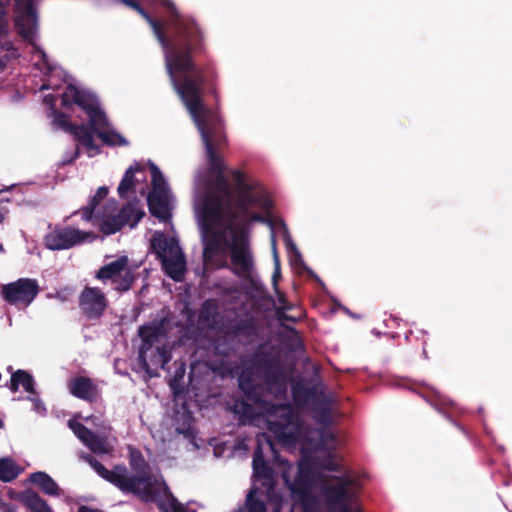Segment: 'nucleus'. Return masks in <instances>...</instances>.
Masks as SVG:
<instances>
[{"label": "nucleus", "mask_w": 512, "mask_h": 512, "mask_svg": "<svg viewBox=\"0 0 512 512\" xmlns=\"http://www.w3.org/2000/svg\"><path fill=\"white\" fill-rule=\"evenodd\" d=\"M122 2L134 8L152 27L164 50L171 82L195 123L205 147L209 169L195 176L193 203H269L264 189L239 172L235 173L236 196L231 193L223 175L224 164L220 156L223 134L212 112L202 103L196 83L186 77L192 67L187 54L189 44L166 40L160 26L134 0Z\"/></svg>", "instance_id": "nucleus-1"}, {"label": "nucleus", "mask_w": 512, "mask_h": 512, "mask_svg": "<svg viewBox=\"0 0 512 512\" xmlns=\"http://www.w3.org/2000/svg\"><path fill=\"white\" fill-rule=\"evenodd\" d=\"M85 459L99 476L122 492L135 494L145 501H156L163 512H194L170 493L160 477L148 475L142 469L145 466L143 459L134 452L131 454V465L138 471L135 476H130L125 467L116 466L110 471L90 456Z\"/></svg>", "instance_id": "nucleus-2"}, {"label": "nucleus", "mask_w": 512, "mask_h": 512, "mask_svg": "<svg viewBox=\"0 0 512 512\" xmlns=\"http://www.w3.org/2000/svg\"><path fill=\"white\" fill-rule=\"evenodd\" d=\"M64 105L75 103L86 114L92 130L107 145L126 146L128 141L113 129L108 122L105 113L100 108L97 98L90 92L80 90L75 85L68 83L62 93Z\"/></svg>", "instance_id": "nucleus-3"}, {"label": "nucleus", "mask_w": 512, "mask_h": 512, "mask_svg": "<svg viewBox=\"0 0 512 512\" xmlns=\"http://www.w3.org/2000/svg\"><path fill=\"white\" fill-rule=\"evenodd\" d=\"M33 2L34 0H15V24L21 36L32 43L35 65L40 69L47 68L51 72L41 86V89H55L57 85L54 82V78L60 76L62 71L52 67L47 60L46 54L34 44L37 22Z\"/></svg>", "instance_id": "nucleus-4"}, {"label": "nucleus", "mask_w": 512, "mask_h": 512, "mask_svg": "<svg viewBox=\"0 0 512 512\" xmlns=\"http://www.w3.org/2000/svg\"><path fill=\"white\" fill-rule=\"evenodd\" d=\"M167 323L161 321L140 328L142 339L139 358L142 367L149 374L155 376L157 368H163L170 360V353L166 346Z\"/></svg>", "instance_id": "nucleus-5"}, {"label": "nucleus", "mask_w": 512, "mask_h": 512, "mask_svg": "<svg viewBox=\"0 0 512 512\" xmlns=\"http://www.w3.org/2000/svg\"><path fill=\"white\" fill-rule=\"evenodd\" d=\"M282 475L294 499L292 512H309L312 502L311 489L317 485L316 473L310 469L309 463H300L297 470L291 465L281 463Z\"/></svg>", "instance_id": "nucleus-6"}, {"label": "nucleus", "mask_w": 512, "mask_h": 512, "mask_svg": "<svg viewBox=\"0 0 512 512\" xmlns=\"http://www.w3.org/2000/svg\"><path fill=\"white\" fill-rule=\"evenodd\" d=\"M262 439H265V445L270 450L274 451V446L272 442L266 439L265 435H262L261 437L258 438V448L253 458V470L255 481L246 500L248 512H266V507L263 504V502L257 499L258 494L264 493V490L267 497L272 500L271 491L273 488V479L270 469L265 465V462L263 460L264 444L262 443Z\"/></svg>", "instance_id": "nucleus-7"}, {"label": "nucleus", "mask_w": 512, "mask_h": 512, "mask_svg": "<svg viewBox=\"0 0 512 512\" xmlns=\"http://www.w3.org/2000/svg\"><path fill=\"white\" fill-rule=\"evenodd\" d=\"M266 425L280 442L285 445H294L300 438L302 429L293 416L292 409L287 405H273L266 409Z\"/></svg>", "instance_id": "nucleus-8"}, {"label": "nucleus", "mask_w": 512, "mask_h": 512, "mask_svg": "<svg viewBox=\"0 0 512 512\" xmlns=\"http://www.w3.org/2000/svg\"><path fill=\"white\" fill-rule=\"evenodd\" d=\"M151 246L161 259L165 272L172 279L181 280L186 269V262L177 240L156 232L151 239Z\"/></svg>", "instance_id": "nucleus-9"}, {"label": "nucleus", "mask_w": 512, "mask_h": 512, "mask_svg": "<svg viewBox=\"0 0 512 512\" xmlns=\"http://www.w3.org/2000/svg\"><path fill=\"white\" fill-rule=\"evenodd\" d=\"M149 167L152 178V190L147 198L149 210L155 217L166 221L171 217L174 197L160 169L152 162H149Z\"/></svg>", "instance_id": "nucleus-10"}, {"label": "nucleus", "mask_w": 512, "mask_h": 512, "mask_svg": "<svg viewBox=\"0 0 512 512\" xmlns=\"http://www.w3.org/2000/svg\"><path fill=\"white\" fill-rule=\"evenodd\" d=\"M112 210H114V205L107 207L103 214L97 215L95 218L96 224L106 235L116 233L125 224L134 227L144 214L136 204H129L117 216L109 213Z\"/></svg>", "instance_id": "nucleus-11"}, {"label": "nucleus", "mask_w": 512, "mask_h": 512, "mask_svg": "<svg viewBox=\"0 0 512 512\" xmlns=\"http://www.w3.org/2000/svg\"><path fill=\"white\" fill-rule=\"evenodd\" d=\"M95 235L79 229L66 227L51 231L45 237V244L51 250L69 249L75 245L91 242Z\"/></svg>", "instance_id": "nucleus-12"}, {"label": "nucleus", "mask_w": 512, "mask_h": 512, "mask_svg": "<svg viewBox=\"0 0 512 512\" xmlns=\"http://www.w3.org/2000/svg\"><path fill=\"white\" fill-rule=\"evenodd\" d=\"M38 293L35 280L22 278L2 288L3 298L12 305L27 307Z\"/></svg>", "instance_id": "nucleus-13"}, {"label": "nucleus", "mask_w": 512, "mask_h": 512, "mask_svg": "<svg viewBox=\"0 0 512 512\" xmlns=\"http://www.w3.org/2000/svg\"><path fill=\"white\" fill-rule=\"evenodd\" d=\"M322 486L327 490L328 496L335 502L345 503L342 512H360L358 504L352 501L357 488L356 483L333 477Z\"/></svg>", "instance_id": "nucleus-14"}, {"label": "nucleus", "mask_w": 512, "mask_h": 512, "mask_svg": "<svg viewBox=\"0 0 512 512\" xmlns=\"http://www.w3.org/2000/svg\"><path fill=\"white\" fill-rule=\"evenodd\" d=\"M97 277L101 280H112L118 290H128L134 280L126 256H122L102 267L98 271Z\"/></svg>", "instance_id": "nucleus-15"}, {"label": "nucleus", "mask_w": 512, "mask_h": 512, "mask_svg": "<svg viewBox=\"0 0 512 512\" xmlns=\"http://www.w3.org/2000/svg\"><path fill=\"white\" fill-rule=\"evenodd\" d=\"M69 427L74 434L93 452L98 454L109 453L113 450L114 439L94 435L83 424L78 422L77 417L69 421Z\"/></svg>", "instance_id": "nucleus-16"}, {"label": "nucleus", "mask_w": 512, "mask_h": 512, "mask_svg": "<svg viewBox=\"0 0 512 512\" xmlns=\"http://www.w3.org/2000/svg\"><path fill=\"white\" fill-rule=\"evenodd\" d=\"M83 312L90 318L99 317L106 307V300L100 290L86 288L80 296Z\"/></svg>", "instance_id": "nucleus-17"}, {"label": "nucleus", "mask_w": 512, "mask_h": 512, "mask_svg": "<svg viewBox=\"0 0 512 512\" xmlns=\"http://www.w3.org/2000/svg\"><path fill=\"white\" fill-rule=\"evenodd\" d=\"M22 387V389L29 393L28 399L32 402L33 409L39 413L43 414L45 412V407L43 403L37 398L36 393L33 390V379L32 376L23 370H18L11 376V389L13 391H18Z\"/></svg>", "instance_id": "nucleus-18"}, {"label": "nucleus", "mask_w": 512, "mask_h": 512, "mask_svg": "<svg viewBox=\"0 0 512 512\" xmlns=\"http://www.w3.org/2000/svg\"><path fill=\"white\" fill-rule=\"evenodd\" d=\"M59 120L65 124L66 130L72 133L75 138L86 148V152L89 157H93L99 153V147L94 143L93 134L84 124H66V119L63 116H60Z\"/></svg>", "instance_id": "nucleus-19"}, {"label": "nucleus", "mask_w": 512, "mask_h": 512, "mask_svg": "<svg viewBox=\"0 0 512 512\" xmlns=\"http://www.w3.org/2000/svg\"><path fill=\"white\" fill-rule=\"evenodd\" d=\"M71 393L81 399L91 400L96 394V388L89 379L78 378L69 383Z\"/></svg>", "instance_id": "nucleus-20"}, {"label": "nucleus", "mask_w": 512, "mask_h": 512, "mask_svg": "<svg viewBox=\"0 0 512 512\" xmlns=\"http://www.w3.org/2000/svg\"><path fill=\"white\" fill-rule=\"evenodd\" d=\"M144 178L145 175L139 165L131 166L125 172V175L118 187L119 195L121 197L126 196L129 191L135 188V183L143 180Z\"/></svg>", "instance_id": "nucleus-21"}, {"label": "nucleus", "mask_w": 512, "mask_h": 512, "mask_svg": "<svg viewBox=\"0 0 512 512\" xmlns=\"http://www.w3.org/2000/svg\"><path fill=\"white\" fill-rule=\"evenodd\" d=\"M30 480L39 486L42 491L51 496H58L61 494V489L56 482L44 472H36L31 474Z\"/></svg>", "instance_id": "nucleus-22"}, {"label": "nucleus", "mask_w": 512, "mask_h": 512, "mask_svg": "<svg viewBox=\"0 0 512 512\" xmlns=\"http://www.w3.org/2000/svg\"><path fill=\"white\" fill-rule=\"evenodd\" d=\"M22 468L11 458L0 459V480L10 482L14 480L20 473Z\"/></svg>", "instance_id": "nucleus-23"}, {"label": "nucleus", "mask_w": 512, "mask_h": 512, "mask_svg": "<svg viewBox=\"0 0 512 512\" xmlns=\"http://www.w3.org/2000/svg\"><path fill=\"white\" fill-rule=\"evenodd\" d=\"M24 503L31 512H52L50 506L35 493H27Z\"/></svg>", "instance_id": "nucleus-24"}, {"label": "nucleus", "mask_w": 512, "mask_h": 512, "mask_svg": "<svg viewBox=\"0 0 512 512\" xmlns=\"http://www.w3.org/2000/svg\"><path fill=\"white\" fill-rule=\"evenodd\" d=\"M108 194V189L106 187H100L94 197L91 199L88 207L83 209L82 217L86 220H90L92 216V211L95 209L97 204L104 199Z\"/></svg>", "instance_id": "nucleus-25"}, {"label": "nucleus", "mask_w": 512, "mask_h": 512, "mask_svg": "<svg viewBox=\"0 0 512 512\" xmlns=\"http://www.w3.org/2000/svg\"><path fill=\"white\" fill-rule=\"evenodd\" d=\"M285 243H286V247H287V251H288V255H289L290 261L292 263L297 264L300 261L299 252L296 249V246L292 243V241L290 240V238L287 235H285Z\"/></svg>", "instance_id": "nucleus-26"}, {"label": "nucleus", "mask_w": 512, "mask_h": 512, "mask_svg": "<svg viewBox=\"0 0 512 512\" xmlns=\"http://www.w3.org/2000/svg\"><path fill=\"white\" fill-rule=\"evenodd\" d=\"M271 241H272V249H273V257H274V263H275V271L273 274V281L276 282L278 278L280 277V263H279V257L276 251V243H275V234L272 230L271 234Z\"/></svg>", "instance_id": "nucleus-27"}, {"label": "nucleus", "mask_w": 512, "mask_h": 512, "mask_svg": "<svg viewBox=\"0 0 512 512\" xmlns=\"http://www.w3.org/2000/svg\"><path fill=\"white\" fill-rule=\"evenodd\" d=\"M6 21H5V9L3 4L0 2V35L5 32Z\"/></svg>", "instance_id": "nucleus-28"}, {"label": "nucleus", "mask_w": 512, "mask_h": 512, "mask_svg": "<svg viewBox=\"0 0 512 512\" xmlns=\"http://www.w3.org/2000/svg\"><path fill=\"white\" fill-rule=\"evenodd\" d=\"M84 421L89 424V425H92V426H95V427H102V428H105L104 424L102 421H100V419H98L97 417H86L84 419Z\"/></svg>", "instance_id": "nucleus-29"}, {"label": "nucleus", "mask_w": 512, "mask_h": 512, "mask_svg": "<svg viewBox=\"0 0 512 512\" xmlns=\"http://www.w3.org/2000/svg\"><path fill=\"white\" fill-rule=\"evenodd\" d=\"M269 407H271V406L270 405L266 406V407L260 406V409H263L262 414L260 416H257V417L254 418V422H255V424L257 426H261V424L263 422L266 423V418H265L264 415L266 414V409L269 408Z\"/></svg>", "instance_id": "nucleus-30"}, {"label": "nucleus", "mask_w": 512, "mask_h": 512, "mask_svg": "<svg viewBox=\"0 0 512 512\" xmlns=\"http://www.w3.org/2000/svg\"><path fill=\"white\" fill-rule=\"evenodd\" d=\"M16 508L14 505L0 501V512H15Z\"/></svg>", "instance_id": "nucleus-31"}, {"label": "nucleus", "mask_w": 512, "mask_h": 512, "mask_svg": "<svg viewBox=\"0 0 512 512\" xmlns=\"http://www.w3.org/2000/svg\"><path fill=\"white\" fill-rule=\"evenodd\" d=\"M44 102H45L47 105H49V106L53 107V106H54V102H55V98H54V96H52V95H47V96L44 98Z\"/></svg>", "instance_id": "nucleus-32"}, {"label": "nucleus", "mask_w": 512, "mask_h": 512, "mask_svg": "<svg viewBox=\"0 0 512 512\" xmlns=\"http://www.w3.org/2000/svg\"><path fill=\"white\" fill-rule=\"evenodd\" d=\"M239 385H240V388L244 391V392H248L249 391V387L248 385L246 384L245 382V379L244 377L242 376L239 380Z\"/></svg>", "instance_id": "nucleus-33"}, {"label": "nucleus", "mask_w": 512, "mask_h": 512, "mask_svg": "<svg viewBox=\"0 0 512 512\" xmlns=\"http://www.w3.org/2000/svg\"><path fill=\"white\" fill-rule=\"evenodd\" d=\"M78 512H102V511L94 510V509L82 506V507L79 508Z\"/></svg>", "instance_id": "nucleus-34"}, {"label": "nucleus", "mask_w": 512, "mask_h": 512, "mask_svg": "<svg viewBox=\"0 0 512 512\" xmlns=\"http://www.w3.org/2000/svg\"><path fill=\"white\" fill-rule=\"evenodd\" d=\"M327 469H328V470H334V469H335V466H334V465L327 466Z\"/></svg>", "instance_id": "nucleus-35"}, {"label": "nucleus", "mask_w": 512, "mask_h": 512, "mask_svg": "<svg viewBox=\"0 0 512 512\" xmlns=\"http://www.w3.org/2000/svg\"><path fill=\"white\" fill-rule=\"evenodd\" d=\"M275 512H279V507H277V508L275 509Z\"/></svg>", "instance_id": "nucleus-36"}]
</instances>
